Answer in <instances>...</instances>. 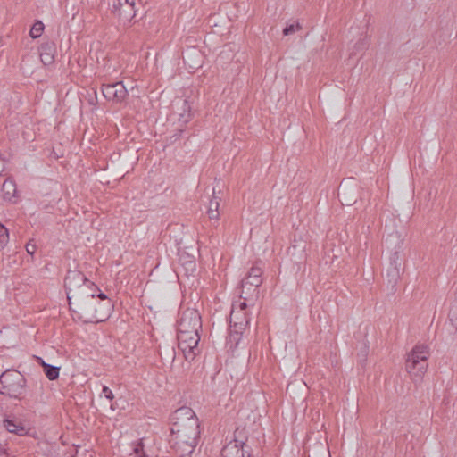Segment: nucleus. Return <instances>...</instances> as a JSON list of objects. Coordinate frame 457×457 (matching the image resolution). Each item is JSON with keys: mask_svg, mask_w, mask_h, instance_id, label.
Returning <instances> with one entry per match:
<instances>
[{"mask_svg": "<svg viewBox=\"0 0 457 457\" xmlns=\"http://www.w3.org/2000/svg\"><path fill=\"white\" fill-rule=\"evenodd\" d=\"M429 356V349L427 345H416L407 355V366L412 370L426 368V362Z\"/></svg>", "mask_w": 457, "mask_h": 457, "instance_id": "6", "label": "nucleus"}, {"mask_svg": "<svg viewBox=\"0 0 457 457\" xmlns=\"http://www.w3.org/2000/svg\"><path fill=\"white\" fill-rule=\"evenodd\" d=\"M102 396L105 397V399L111 401L113 399V394L112 393L111 389L104 386V389H102Z\"/></svg>", "mask_w": 457, "mask_h": 457, "instance_id": "19", "label": "nucleus"}, {"mask_svg": "<svg viewBox=\"0 0 457 457\" xmlns=\"http://www.w3.org/2000/svg\"><path fill=\"white\" fill-rule=\"evenodd\" d=\"M339 196L345 205H351L355 202V183L353 179H345L340 184Z\"/></svg>", "mask_w": 457, "mask_h": 457, "instance_id": "8", "label": "nucleus"}, {"mask_svg": "<svg viewBox=\"0 0 457 457\" xmlns=\"http://www.w3.org/2000/svg\"><path fill=\"white\" fill-rule=\"evenodd\" d=\"M9 241L7 228L0 223V250L6 246Z\"/></svg>", "mask_w": 457, "mask_h": 457, "instance_id": "17", "label": "nucleus"}, {"mask_svg": "<svg viewBox=\"0 0 457 457\" xmlns=\"http://www.w3.org/2000/svg\"><path fill=\"white\" fill-rule=\"evenodd\" d=\"M200 328L201 319L196 312H191L184 315L180 323L178 341L179 347L186 359H194L198 352Z\"/></svg>", "mask_w": 457, "mask_h": 457, "instance_id": "3", "label": "nucleus"}, {"mask_svg": "<svg viewBox=\"0 0 457 457\" xmlns=\"http://www.w3.org/2000/svg\"><path fill=\"white\" fill-rule=\"evenodd\" d=\"M103 93L107 99L120 102L125 99L128 95V90L123 83L117 82L113 85L105 86L103 89Z\"/></svg>", "mask_w": 457, "mask_h": 457, "instance_id": "7", "label": "nucleus"}, {"mask_svg": "<svg viewBox=\"0 0 457 457\" xmlns=\"http://www.w3.org/2000/svg\"><path fill=\"white\" fill-rule=\"evenodd\" d=\"M23 385L22 373H0V395L16 397Z\"/></svg>", "mask_w": 457, "mask_h": 457, "instance_id": "5", "label": "nucleus"}, {"mask_svg": "<svg viewBox=\"0 0 457 457\" xmlns=\"http://www.w3.org/2000/svg\"><path fill=\"white\" fill-rule=\"evenodd\" d=\"M42 365H43L45 368L48 369V370H47V371L57 370H60V369H61V366H57V365H50V364H47V363H46V362H44V361L42 362Z\"/></svg>", "mask_w": 457, "mask_h": 457, "instance_id": "20", "label": "nucleus"}, {"mask_svg": "<svg viewBox=\"0 0 457 457\" xmlns=\"http://www.w3.org/2000/svg\"><path fill=\"white\" fill-rule=\"evenodd\" d=\"M262 282V271L259 268H253L251 270L248 277L246 278L245 283L250 286L258 287Z\"/></svg>", "mask_w": 457, "mask_h": 457, "instance_id": "15", "label": "nucleus"}, {"mask_svg": "<svg viewBox=\"0 0 457 457\" xmlns=\"http://www.w3.org/2000/svg\"><path fill=\"white\" fill-rule=\"evenodd\" d=\"M27 251L29 254H33L34 253V251H35V246L34 245H28L27 246Z\"/></svg>", "mask_w": 457, "mask_h": 457, "instance_id": "22", "label": "nucleus"}, {"mask_svg": "<svg viewBox=\"0 0 457 457\" xmlns=\"http://www.w3.org/2000/svg\"><path fill=\"white\" fill-rule=\"evenodd\" d=\"M44 29H45L44 23L42 21H36L32 25V27L29 30V36L33 39L39 38L42 36Z\"/></svg>", "mask_w": 457, "mask_h": 457, "instance_id": "16", "label": "nucleus"}, {"mask_svg": "<svg viewBox=\"0 0 457 457\" xmlns=\"http://www.w3.org/2000/svg\"><path fill=\"white\" fill-rule=\"evenodd\" d=\"M4 428H5L6 431L19 436H25L29 431L21 422L12 419H5V420H4Z\"/></svg>", "mask_w": 457, "mask_h": 457, "instance_id": "10", "label": "nucleus"}, {"mask_svg": "<svg viewBox=\"0 0 457 457\" xmlns=\"http://www.w3.org/2000/svg\"><path fill=\"white\" fill-rule=\"evenodd\" d=\"M3 197L5 200H12L16 195V186L11 181L7 180L3 184L2 187Z\"/></svg>", "mask_w": 457, "mask_h": 457, "instance_id": "14", "label": "nucleus"}, {"mask_svg": "<svg viewBox=\"0 0 457 457\" xmlns=\"http://www.w3.org/2000/svg\"><path fill=\"white\" fill-rule=\"evenodd\" d=\"M299 28H300V26L298 23L288 24L283 29V34H284V36H288V35L293 34L295 31H297L299 29Z\"/></svg>", "mask_w": 457, "mask_h": 457, "instance_id": "18", "label": "nucleus"}, {"mask_svg": "<svg viewBox=\"0 0 457 457\" xmlns=\"http://www.w3.org/2000/svg\"><path fill=\"white\" fill-rule=\"evenodd\" d=\"M200 436V423L195 412L183 406L175 411L171 419V442L180 456H188L195 449Z\"/></svg>", "mask_w": 457, "mask_h": 457, "instance_id": "2", "label": "nucleus"}, {"mask_svg": "<svg viewBox=\"0 0 457 457\" xmlns=\"http://www.w3.org/2000/svg\"><path fill=\"white\" fill-rule=\"evenodd\" d=\"M46 376H47V379L50 381H54L59 377V373H46Z\"/></svg>", "mask_w": 457, "mask_h": 457, "instance_id": "21", "label": "nucleus"}, {"mask_svg": "<svg viewBox=\"0 0 457 457\" xmlns=\"http://www.w3.org/2000/svg\"><path fill=\"white\" fill-rule=\"evenodd\" d=\"M40 60L44 65H51L54 61V54L51 47L43 46L39 53Z\"/></svg>", "mask_w": 457, "mask_h": 457, "instance_id": "13", "label": "nucleus"}, {"mask_svg": "<svg viewBox=\"0 0 457 457\" xmlns=\"http://www.w3.org/2000/svg\"><path fill=\"white\" fill-rule=\"evenodd\" d=\"M206 213L212 220H218L220 217V200L213 195L208 202Z\"/></svg>", "mask_w": 457, "mask_h": 457, "instance_id": "12", "label": "nucleus"}, {"mask_svg": "<svg viewBox=\"0 0 457 457\" xmlns=\"http://www.w3.org/2000/svg\"><path fill=\"white\" fill-rule=\"evenodd\" d=\"M68 305L74 319L106 320L111 313L110 298L79 270L69 271L64 280Z\"/></svg>", "mask_w": 457, "mask_h": 457, "instance_id": "1", "label": "nucleus"}, {"mask_svg": "<svg viewBox=\"0 0 457 457\" xmlns=\"http://www.w3.org/2000/svg\"><path fill=\"white\" fill-rule=\"evenodd\" d=\"M138 0H109L108 10L121 23L131 24L137 12Z\"/></svg>", "mask_w": 457, "mask_h": 457, "instance_id": "4", "label": "nucleus"}, {"mask_svg": "<svg viewBox=\"0 0 457 457\" xmlns=\"http://www.w3.org/2000/svg\"><path fill=\"white\" fill-rule=\"evenodd\" d=\"M221 457H248V455L244 450V443L238 439H233L221 450Z\"/></svg>", "mask_w": 457, "mask_h": 457, "instance_id": "9", "label": "nucleus"}, {"mask_svg": "<svg viewBox=\"0 0 457 457\" xmlns=\"http://www.w3.org/2000/svg\"><path fill=\"white\" fill-rule=\"evenodd\" d=\"M199 256V249L195 245H186L180 250V260L183 262H191Z\"/></svg>", "mask_w": 457, "mask_h": 457, "instance_id": "11", "label": "nucleus"}]
</instances>
